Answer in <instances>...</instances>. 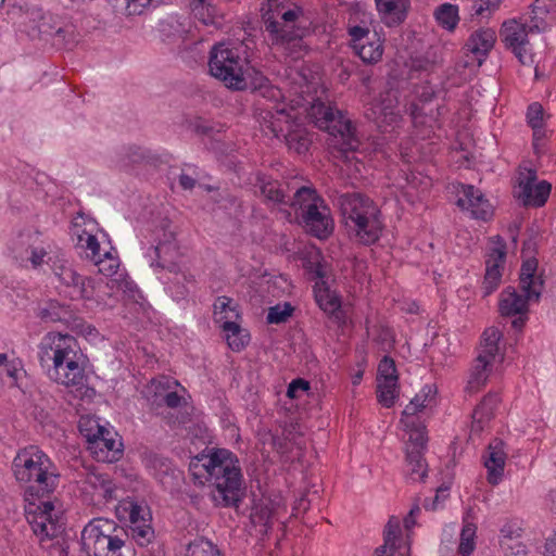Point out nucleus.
<instances>
[{
    "mask_svg": "<svg viewBox=\"0 0 556 556\" xmlns=\"http://www.w3.org/2000/svg\"><path fill=\"white\" fill-rule=\"evenodd\" d=\"M203 466L208 473V480L215 486V504L237 507L241 502L242 489V473L237 457L227 450H216Z\"/></svg>",
    "mask_w": 556,
    "mask_h": 556,
    "instance_id": "nucleus-8",
    "label": "nucleus"
},
{
    "mask_svg": "<svg viewBox=\"0 0 556 556\" xmlns=\"http://www.w3.org/2000/svg\"><path fill=\"white\" fill-rule=\"evenodd\" d=\"M548 14V9L545 4L544 0H535L531 7L530 11L518 20L525 22V18H528V28L533 34L543 33L547 29L548 24L546 22V17Z\"/></svg>",
    "mask_w": 556,
    "mask_h": 556,
    "instance_id": "nucleus-37",
    "label": "nucleus"
},
{
    "mask_svg": "<svg viewBox=\"0 0 556 556\" xmlns=\"http://www.w3.org/2000/svg\"><path fill=\"white\" fill-rule=\"evenodd\" d=\"M143 462L150 475H152L163 488L167 489L173 486L174 481L178 478L177 470L167 457L150 452L146 454Z\"/></svg>",
    "mask_w": 556,
    "mask_h": 556,
    "instance_id": "nucleus-27",
    "label": "nucleus"
},
{
    "mask_svg": "<svg viewBox=\"0 0 556 556\" xmlns=\"http://www.w3.org/2000/svg\"><path fill=\"white\" fill-rule=\"evenodd\" d=\"M527 122L532 130L546 128L544 109L540 103L533 102L528 106Z\"/></svg>",
    "mask_w": 556,
    "mask_h": 556,
    "instance_id": "nucleus-56",
    "label": "nucleus"
},
{
    "mask_svg": "<svg viewBox=\"0 0 556 556\" xmlns=\"http://www.w3.org/2000/svg\"><path fill=\"white\" fill-rule=\"evenodd\" d=\"M377 400L378 402L390 408L394 405L396 397L399 396V384L397 381H377Z\"/></svg>",
    "mask_w": 556,
    "mask_h": 556,
    "instance_id": "nucleus-49",
    "label": "nucleus"
},
{
    "mask_svg": "<svg viewBox=\"0 0 556 556\" xmlns=\"http://www.w3.org/2000/svg\"><path fill=\"white\" fill-rule=\"evenodd\" d=\"M402 530L399 518L391 517L383 531L384 543L375 549L374 556H393L399 547Z\"/></svg>",
    "mask_w": 556,
    "mask_h": 556,
    "instance_id": "nucleus-36",
    "label": "nucleus"
},
{
    "mask_svg": "<svg viewBox=\"0 0 556 556\" xmlns=\"http://www.w3.org/2000/svg\"><path fill=\"white\" fill-rule=\"evenodd\" d=\"M380 21L388 27H397L407 18L410 0H375Z\"/></svg>",
    "mask_w": 556,
    "mask_h": 556,
    "instance_id": "nucleus-26",
    "label": "nucleus"
},
{
    "mask_svg": "<svg viewBox=\"0 0 556 556\" xmlns=\"http://www.w3.org/2000/svg\"><path fill=\"white\" fill-rule=\"evenodd\" d=\"M315 300L326 314L334 315L339 318L341 302L339 298L329 289H320L315 292Z\"/></svg>",
    "mask_w": 556,
    "mask_h": 556,
    "instance_id": "nucleus-45",
    "label": "nucleus"
},
{
    "mask_svg": "<svg viewBox=\"0 0 556 556\" xmlns=\"http://www.w3.org/2000/svg\"><path fill=\"white\" fill-rule=\"evenodd\" d=\"M523 529L518 520H509L501 528V547L507 549L506 545L522 535Z\"/></svg>",
    "mask_w": 556,
    "mask_h": 556,
    "instance_id": "nucleus-54",
    "label": "nucleus"
},
{
    "mask_svg": "<svg viewBox=\"0 0 556 556\" xmlns=\"http://www.w3.org/2000/svg\"><path fill=\"white\" fill-rule=\"evenodd\" d=\"M406 113L409 114L412 122L417 125L418 123H422L421 118L424 116L422 108L415 101H412L406 106Z\"/></svg>",
    "mask_w": 556,
    "mask_h": 556,
    "instance_id": "nucleus-64",
    "label": "nucleus"
},
{
    "mask_svg": "<svg viewBox=\"0 0 556 556\" xmlns=\"http://www.w3.org/2000/svg\"><path fill=\"white\" fill-rule=\"evenodd\" d=\"M37 316L43 323H61L70 329L78 315L71 305L50 301L38 308Z\"/></svg>",
    "mask_w": 556,
    "mask_h": 556,
    "instance_id": "nucleus-30",
    "label": "nucleus"
},
{
    "mask_svg": "<svg viewBox=\"0 0 556 556\" xmlns=\"http://www.w3.org/2000/svg\"><path fill=\"white\" fill-rule=\"evenodd\" d=\"M380 114L388 124H396L401 119L396 97L391 92H387L386 96L382 97Z\"/></svg>",
    "mask_w": 556,
    "mask_h": 556,
    "instance_id": "nucleus-52",
    "label": "nucleus"
},
{
    "mask_svg": "<svg viewBox=\"0 0 556 556\" xmlns=\"http://www.w3.org/2000/svg\"><path fill=\"white\" fill-rule=\"evenodd\" d=\"M155 237L157 244L153 249L155 260L152 262V266L155 265L159 268L177 273L179 270V250L176 242L175 226L169 220H162L156 229Z\"/></svg>",
    "mask_w": 556,
    "mask_h": 556,
    "instance_id": "nucleus-13",
    "label": "nucleus"
},
{
    "mask_svg": "<svg viewBox=\"0 0 556 556\" xmlns=\"http://www.w3.org/2000/svg\"><path fill=\"white\" fill-rule=\"evenodd\" d=\"M397 370L393 358L384 356L378 365L377 381H397Z\"/></svg>",
    "mask_w": 556,
    "mask_h": 556,
    "instance_id": "nucleus-55",
    "label": "nucleus"
},
{
    "mask_svg": "<svg viewBox=\"0 0 556 556\" xmlns=\"http://www.w3.org/2000/svg\"><path fill=\"white\" fill-rule=\"evenodd\" d=\"M262 116V127L264 130H268L274 137L283 135L285 131H289L290 128V116L285 109H277L275 112L271 110H265Z\"/></svg>",
    "mask_w": 556,
    "mask_h": 556,
    "instance_id": "nucleus-39",
    "label": "nucleus"
},
{
    "mask_svg": "<svg viewBox=\"0 0 556 556\" xmlns=\"http://www.w3.org/2000/svg\"><path fill=\"white\" fill-rule=\"evenodd\" d=\"M192 14L204 25H215L216 9L207 0H192L190 2Z\"/></svg>",
    "mask_w": 556,
    "mask_h": 556,
    "instance_id": "nucleus-48",
    "label": "nucleus"
},
{
    "mask_svg": "<svg viewBox=\"0 0 556 556\" xmlns=\"http://www.w3.org/2000/svg\"><path fill=\"white\" fill-rule=\"evenodd\" d=\"M309 390V382L298 378L291 381L287 390V396L290 399L300 397L301 393H304Z\"/></svg>",
    "mask_w": 556,
    "mask_h": 556,
    "instance_id": "nucleus-63",
    "label": "nucleus"
},
{
    "mask_svg": "<svg viewBox=\"0 0 556 556\" xmlns=\"http://www.w3.org/2000/svg\"><path fill=\"white\" fill-rule=\"evenodd\" d=\"M552 190L546 180H538L535 169H526L519 173L517 198L525 206H543Z\"/></svg>",
    "mask_w": 556,
    "mask_h": 556,
    "instance_id": "nucleus-18",
    "label": "nucleus"
},
{
    "mask_svg": "<svg viewBox=\"0 0 556 556\" xmlns=\"http://www.w3.org/2000/svg\"><path fill=\"white\" fill-rule=\"evenodd\" d=\"M71 330L84 336L85 338H96L98 336V330L91 324L86 323L81 317L77 316L75 323L73 324Z\"/></svg>",
    "mask_w": 556,
    "mask_h": 556,
    "instance_id": "nucleus-60",
    "label": "nucleus"
},
{
    "mask_svg": "<svg viewBox=\"0 0 556 556\" xmlns=\"http://www.w3.org/2000/svg\"><path fill=\"white\" fill-rule=\"evenodd\" d=\"M339 206L345 226L361 243L370 245L379 240L382 222L371 199L358 192H348L339 197Z\"/></svg>",
    "mask_w": 556,
    "mask_h": 556,
    "instance_id": "nucleus-7",
    "label": "nucleus"
},
{
    "mask_svg": "<svg viewBox=\"0 0 556 556\" xmlns=\"http://www.w3.org/2000/svg\"><path fill=\"white\" fill-rule=\"evenodd\" d=\"M496 41V34L492 28H479L468 37L465 49L472 53L479 65L486 59Z\"/></svg>",
    "mask_w": 556,
    "mask_h": 556,
    "instance_id": "nucleus-29",
    "label": "nucleus"
},
{
    "mask_svg": "<svg viewBox=\"0 0 556 556\" xmlns=\"http://www.w3.org/2000/svg\"><path fill=\"white\" fill-rule=\"evenodd\" d=\"M250 53L243 42H220L210 51L208 68L213 77L232 90H243L249 78Z\"/></svg>",
    "mask_w": 556,
    "mask_h": 556,
    "instance_id": "nucleus-9",
    "label": "nucleus"
},
{
    "mask_svg": "<svg viewBox=\"0 0 556 556\" xmlns=\"http://www.w3.org/2000/svg\"><path fill=\"white\" fill-rule=\"evenodd\" d=\"M162 40L167 43H175L184 40L186 27L184 23L175 17H169L160 23L159 28Z\"/></svg>",
    "mask_w": 556,
    "mask_h": 556,
    "instance_id": "nucleus-43",
    "label": "nucleus"
},
{
    "mask_svg": "<svg viewBox=\"0 0 556 556\" xmlns=\"http://www.w3.org/2000/svg\"><path fill=\"white\" fill-rule=\"evenodd\" d=\"M51 497L52 495L24 501L26 519L42 546L45 542L58 539L64 532L62 513L55 508Z\"/></svg>",
    "mask_w": 556,
    "mask_h": 556,
    "instance_id": "nucleus-11",
    "label": "nucleus"
},
{
    "mask_svg": "<svg viewBox=\"0 0 556 556\" xmlns=\"http://www.w3.org/2000/svg\"><path fill=\"white\" fill-rule=\"evenodd\" d=\"M348 34L350 46L365 64H376L381 60L384 48L377 31H370L365 26L350 24Z\"/></svg>",
    "mask_w": 556,
    "mask_h": 556,
    "instance_id": "nucleus-15",
    "label": "nucleus"
},
{
    "mask_svg": "<svg viewBox=\"0 0 556 556\" xmlns=\"http://www.w3.org/2000/svg\"><path fill=\"white\" fill-rule=\"evenodd\" d=\"M262 11L270 47L290 60L303 58L307 52L304 37L311 26L303 9L290 0H267Z\"/></svg>",
    "mask_w": 556,
    "mask_h": 556,
    "instance_id": "nucleus-1",
    "label": "nucleus"
},
{
    "mask_svg": "<svg viewBox=\"0 0 556 556\" xmlns=\"http://www.w3.org/2000/svg\"><path fill=\"white\" fill-rule=\"evenodd\" d=\"M483 465L486 468V480L490 484L496 485L502 480L506 453L504 451V443L498 439H494L488 446L483 456Z\"/></svg>",
    "mask_w": 556,
    "mask_h": 556,
    "instance_id": "nucleus-25",
    "label": "nucleus"
},
{
    "mask_svg": "<svg viewBox=\"0 0 556 556\" xmlns=\"http://www.w3.org/2000/svg\"><path fill=\"white\" fill-rule=\"evenodd\" d=\"M476 533L477 526L469 520V517L464 518L463 529L460 531L459 544L457 547L458 556H471L476 549Z\"/></svg>",
    "mask_w": 556,
    "mask_h": 556,
    "instance_id": "nucleus-41",
    "label": "nucleus"
},
{
    "mask_svg": "<svg viewBox=\"0 0 556 556\" xmlns=\"http://www.w3.org/2000/svg\"><path fill=\"white\" fill-rule=\"evenodd\" d=\"M500 401V395L493 392H490L482 399L472 413V431L478 432L483 430L485 422L493 417Z\"/></svg>",
    "mask_w": 556,
    "mask_h": 556,
    "instance_id": "nucleus-33",
    "label": "nucleus"
},
{
    "mask_svg": "<svg viewBox=\"0 0 556 556\" xmlns=\"http://www.w3.org/2000/svg\"><path fill=\"white\" fill-rule=\"evenodd\" d=\"M308 117L316 127L330 136L328 146L339 157H348L359 146L356 127L345 112L331 103L315 100L308 109Z\"/></svg>",
    "mask_w": 556,
    "mask_h": 556,
    "instance_id": "nucleus-5",
    "label": "nucleus"
},
{
    "mask_svg": "<svg viewBox=\"0 0 556 556\" xmlns=\"http://www.w3.org/2000/svg\"><path fill=\"white\" fill-rule=\"evenodd\" d=\"M407 432V447L406 450H417L424 452L427 445L426 427L418 418L401 419Z\"/></svg>",
    "mask_w": 556,
    "mask_h": 556,
    "instance_id": "nucleus-38",
    "label": "nucleus"
},
{
    "mask_svg": "<svg viewBox=\"0 0 556 556\" xmlns=\"http://www.w3.org/2000/svg\"><path fill=\"white\" fill-rule=\"evenodd\" d=\"M81 548L87 556H136L127 531L114 520L100 517L84 527Z\"/></svg>",
    "mask_w": 556,
    "mask_h": 556,
    "instance_id": "nucleus-6",
    "label": "nucleus"
},
{
    "mask_svg": "<svg viewBox=\"0 0 556 556\" xmlns=\"http://www.w3.org/2000/svg\"><path fill=\"white\" fill-rule=\"evenodd\" d=\"M13 257L21 263L22 266H31L39 268L42 264H47L49 256H53L59 250L54 251L53 244L50 242L35 243L30 242V236L20 235L10 247Z\"/></svg>",
    "mask_w": 556,
    "mask_h": 556,
    "instance_id": "nucleus-17",
    "label": "nucleus"
},
{
    "mask_svg": "<svg viewBox=\"0 0 556 556\" xmlns=\"http://www.w3.org/2000/svg\"><path fill=\"white\" fill-rule=\"evenodd\" d=\"M81 491L87 501L102 506L117 500V488L111 477L99 471H89L81 481Z\"/></svg>",
    "mask_w": 556,
    "mask_h": 556,
    "instance_id": "nucleus-20",
    "label": "nucleus"
},
{
    "mask_svg": "<svg viewBox=\"0 0 556 556\" xmlns=\"http://www.w3.org/2000/svg\"><path fill=\"white\" fill-rule=\"evenodd\" d=\"M47 264L50 266L53 275L58 278L62 292L72 300H79L87 289L86 282L89 277L78 274L68 263L63 252H58L53 256H49Z\"/></svg>",
    "mask_w": 556,
    "mask_h": 556,
    "instance_id": "nucleus-14",
    "label": "nucleus"
},
{
    "mask_svg": "<svg viewBox=\"0 0 556 556\" xmlns=\"http://www.w3.org/2000/svg\"><path fill=\"white\" fill-rule=\"evenodd\" d=\"M501 338L502 332L497 328H486L482 333L477 356L492 363H495L497 358L502 361L503 355L498 345Z\"/></svg>",
    "mask_w": 556,
    "mask_h": 556,
    "instance_id": "nucleus-34",
    "label": "nucleus"
},
{
    "mask_svg": "<svg viewBox=\"0 0 556 556\" xmlns=\"http://www.w3.org/2000/svg\"><path fill=\"white\" fill-rule=\"evenodd\" d=\"M253 186L254 193L263 195L267 201L274 204H289L291 206L292 197L285 192L278 180H274L264 174H257Z\"/></svg>",
    "mask_w": 556,
    "mask_h": 556,
    "instance_id": "nucleus-31",
    "label": "nucleus"
},
{
    "mask_svg": "<svg viewBox=\"0 0 556 556\" xmlns=\"http://www.w3.org/2000/svg\"><path fill=\"white\" fill-rule=\"evenodd\" d=\"M26 16L41 35H55L59 38H62L64 43L73 41V27L67 25L63 26L61 18L58 15L43 11L41 8L34 7L26 11Z\"/></svg>",
    "mask_w": 556,
    "mask_h": 556,
    "instance_id": "nucleus-22",
    "label": "nucleus"
},
{
    "mask_svg": "<svg viewBox=\"0 0 556 556\" xmlns=\"http://www.w3.org/2000/svg\"><path fill=\"white\" fill-rule=\"evenodd\" d=\"M132 538L140 546H146L153 538V529L148 522L131 526Z\"/></svg>",
    "mask_w": 556,
    "mask_h": 556,
    "instance_id": "nucleus-57",
    "label": "nucleus"
},
{
    "mask_svg": "<svg viewBox=\"0 0 556 556\" xmlns=\"http://www.w3.org/2000/svg\"><path fill=\"white\" fill-rule=\"evenodd\" d=\"M79 430L86 438L88 450L98 462L113 463L122 454V442L116 439L117 434L99 425L97 420L81 419Z\"/></svg>",
    "mask_w": 556,
    "mask_h": 556,
    "instance_id": "nucleus-12",
    "label": "nucleus"
},
{
    "mask_svg": "<svg viewBox=\"0 0 556 556\" xmlns=\"http://www.w3.org/2000/svg\"><path fill=\"white\" fill-rule=\"evenodd\" d=\"M433 399L434 392L432 391V388L426 386L418 394L415 395L409 404L406 405L403 410L402 419L417 418L416 414L428 407L433 402Z\"/></svg>",
    "mask_w": 556,
    "mask_h": 556,
    "instance_id": "nucleus-42",
    "label": "nucleus"
},
{
    "mask_svg": "<svg viewBox=\"0 0 556 556\" xmlns=\"http://www.w3.org/2000/svg\"><path fill=\"white\" fill-rule=\"evenodd\" d=\"M457 206L468 211L473 218L488 220L492 216V205L483 193L472 185H460Z\"/></svg>",
    "mask_w": 556,
    "mask_h": 556,
    "instance_id": "nucleus-23",
    "label": "nucleus"
},
{
    "mask_svg": "<svg viewBox=\"0 0 556 556\" xmlns=\"http://www.w3.org/2000/svg\"><path fill=\"white\" fill-rule=\"evenodd\" d=\"M231 299L219 296L214 304V318L227 333L228 345L235 351H240L244 348L245 341L240 336L242 330L236 321L239 318V313L235 306H231Z\"/></svg>",
    "mask_w": 556,
    "mask_h": 556,
    "instance_id": "nucleus-19",
    "label": "nucleus"
},
{
    "mask_svg": "<svg viewBox=\"0 0 556 556\" xmlns=\"http://www.w3.org/2000/svg\"><path fill=\"white\" fill-rule=\"evenodd\" d=\"M493 364L494 363L485 361L479 356L475 358L469 370V376L465 388L466 393H477L485 386L490 372L492 371Z\"/></svg>",
    "mask_w": 556,
    "mask_h": 556,
    "instance_id": "nucleus-32",
    "label": "nucleus"
},
{
    "mask_svg": "<svg viewBox=\"0 0 556 556\" xmlns=\"http://www.w3.org/2000/svg\"><path fill=\"white\" fill-rule=\"evenodd\" d=\"M434 17L441 27L453 31L459 22L458 7L451 3H443L435 9Z\"/></svg>",
    "mask_w": 556,
    "mask_h": 556,
    "instance_id": "nucleus-44",
    "label": "nucleus"
},
{
    "mask_svg": "<svg viewBox=\"0 0 556 556\" xmlns=\"http://www.w3.org/2000/svg\"><path fill=\"white\" fill-rule=\"evenodd\" d=\"M294 307L289 303L277 304L268 309L267 323L279 325L286 323L292 316Z\"/></svg>",
    "mask_w": 556,
    "mask_h": 556,
    "instance_id": "nucleus-53",
    "label": "nucleus"
},
{
    "mask_svg": "<svg viewBox=\"0 0 556 556\" xmlns=\"http://www.w3.org/2000/svg\"><path fill=\"white\" fill-rule=\"evenodd\" d=\"M506 262V243L500 237L493 240L488 248L485 260V275L482 283L483 296L493 293L501 285Z\"/></svg>",
    "mask_w": 556,
    "mask_h": 556,
    "instance_id": "nucleus-21",
    "label": "nucleus"
},
{
    "mask_svg": "<svg viewBox=\"0 0 556 556\" xmlns=\"http://www.w3.org/2000/svg\"><path fill=\"white\" fill-rule=\"evenodd\" d=\"M501 0H479L472 5L473 14L477 16H484L485 12H493L498 9Z\"/></svg>",
    "mask_w": 556,
    "mask_h": 556,
    "instance_id": "nucleus-61",
    "label": "nucleus"
},
{
    "mask_svg": "<svg viewBox=\"0 0 556 556\" xmlns=\"http://www.w3.org/2000/svg\"><path fill=\"white\" fill-rule=\"evenodd\" d=\"M532 147L535 155L541 157L547 152V130L534 129L532 130Z\"/></svg>",
    "mask_w": 556,
    "mask_h": 556,
    "instance_id": "nucleus-58",
    "label": "nucleus"
},
{
    "mask_svg": "<svg viewBox=\"0 0 556 556\" xmlns=\"http://www.w3.org/2000/svg\"><path fill=\"white\" fill-rule=\"evenodd\" d=\"M543 274L538 273V261L527 260L522 263L519 276L518 292L514 287H507L500 295L498 309L502 316L516 317L511 327L521 330L528 320L529 304L539 303L544 290Z\"/></svg>",
    "mask_w": 556,
    "mask_h": 556,
    "instance_id": "nucleus-4",
    "label": "nucleus"
},
{
    "mask_svg": "<svg viewBox=\"0 0 556 556\" xmlns=\"http://www.w3.org/2000/svg\"><path fill=\"white\" fill-rule=\"evenodd\" d=\"M248 72L249 78L247 79V86L243 90L250 89L252 92L270 100H276L280 97V90L275 88L269 79L251 66L250 63Z\"/></svg>",
    "mask_w": 556,
    "mask_h": 556,
    "instance_id": "nucleus-35",
    "label": "nucleus"
},
{
    "mask_svg": "<svg viewBox=\"0 0 556 556\" xmlns=\"http://www.w3.org/2000/svg\"><path fill=\"white\" fill-rule=\"evenodd\" d=\"M155 159L148 150L129 146L116 153V167L125 172H137L144 165L154 164Z\"/></svg>",
    "mask_w": 556,
    "mask_h": 556,
    "instance_id": "nucleus-28",
    "label": "nucleus"
},
{
    "mask_svg": "<svg viewBox=\"0 0 556 556\" xmlns=\"http://www.w3.org/2000/svg\"><path fill=\"white\" fill-rule=\"evenodd\" d=\"M122 508L128 514V519L131 526L148 522L150 520V509L143 503L126 501L123 503Z\"/></svg>",
    "mask_w": 556,
    "mask_h": 556,
    "instance_id": "nucleus-47",
    "label": "nucleus"
},
{
    "mask_svg": "<svg viewBox=\"0 0 556 556\" xmlns=\"http://www.w3.org/2000/svg\"><path fill=\"white\" fill-rule=\"evenodd\" d=\"M117 279L91 278L86 282V295H81L79 300L90 302L101 307L114 306L116 299Z\"/></svg>",
    "mask_w": 556,
    "mask_h": 556,
    "instance_id": "nucleus-24",
    "label": "nucleus"
},
{
    "mask_svg": "<svg viewBox=\"0 0 556 556\" xmlns=\"http://www.w3.org/2000/svg\"><path fill=\"white\" fill-rule=\"evenodd\" d=\"M93 263L98 267L99 273L106 278L115 275L119 267V260L113 248L109 251H104L98 260L93 261Z\"/></svg>",
    "mask_w": 556,
    "mask_h": 556,
    "instance_id": "nucleus-50",
    "label": "nucleus"
},
{
    "mask_svg": "<svg viewBox=\"0 0 556 556\" xmlns=\"http://www.w3.org/2000/svg\"><path fill=\"white\" fill-rule=\"evenodd\" d=\"M77 247L81 249L86 253V257L92 262L102 255L97 237L86 230L78 235Z\"/></svg>",
    "mask_w": 556,
    "mask_h": 556,
    "instance_id": "nucleus-51",
    "label": "nucleus"
},
{
    "mask_svg": "<svg viewBox=\"0 0 556 556\" xmlns=\"http://www.w3.org/2000/svg\"><path fill=\"white\" fill-rule=\"evenodd\" d=\"M127 16L140 15L146 9L152 8L150 0H124Z\"/></svg>",
    "mask_w": 556,
    "mask_h": 556,
    "instance_id": "nucleus-59",
    "label": "nucleus"
},
{
    "mask_svg": "<svg viewBox=\"0 0 556 556\" xmlns=\"http://www.w3.org/2000/svg\"><path fill=\"white\" fill-rule=\"evenodd\" d=\"M186 556H224L220 549L204 538H197L190 542L186 549Z\"/></svg>",
    "mask_w": 556,
    "mask_h": 556,
    "instance_id": "nucleus-46",
    "label": "nucleus"
},
{
    "mask_svg": "<svg viewBox=\"0 0 556 556\" xmlns=\"http://www.w3.org/2000/svg\"><path fill=\"white\" fill-rule=\"evenodd\" d=\"M527 26L528 18H525V22L513 18L504 22L500 31L501 39L505 47L510 50L523 65H529L533 62L528 48L530 46L528 35L532 33Z\"/></svg>",
    "mask_w": 556,
    "mask_h": 556,
    "instance_id": "nucleus-16",
    "label": "nucleus"
},
{
    "mask_svg": "<svg viewBox=\"0 0 556 556\" xmlns=\"http://www.w3.org/2000/svg\"><path fill=\"white\" fill-rule=\"evenodd\" d=\"M428 465L424 458V452L417 450H406V477L416 482L421 481L427 476Z\"/></svg>",
    "mask_w": 556,
    "mask_h": 556,
    "instance_id": "nucleus-40",
    "label": "nucleus"
},
{
    "mask_svg": "<svg viewBox=\"0 0 556 556\" xmlns=\"http://www.w3.org/2000/svg\"><path fill=\"white\" fill-rule=\"evenodd\" d=\"M83 356L77 340L70 334L49 332L38 345V359L49 379L66 387L84 384Z\"/></svg>",
    "mask_w": 556,
    "mask_h": 556,
    "instance_id": "nucleus-2",
    "label": "nucleus"
},
{
    "mask_svg": "<svg viewBox=\"0 0 556 556\" xmlns=\"http://www.w3.org/2000/svg\"><path fill=\"white\" fill-rule=\"evenodd\" d=\"M291 207L300 211L301 224L309 235L327 239L332 233L334 224L330 208L314 188H299L292 197Z\"/></svg>",
    "mask_w": 556,
    "mask_h": 556,
    "instance_id": "nucleus-10",
    "label": "nucleus"
},
{
    "mask_svg": "<svg viewBox=\"0 0 556 556\" xmlns=\"http://www.w3.org/2000/svg\"><path fill=\"white\" fill-rule=\"evenodd\" d=\"M288 142L290 148H293L299 154L305 153L308 151L311 141L305 136H301L296 132L289 134Z\"/></svg>",
    "mask_w": 556,
    "mask_h": 556,
    "instance_id": "nucleus-62",
    "label": "nucleus"
},
{
    "mask_svg": "<svg viewBox=\"0 0 556 556\" xmlns=\"http://www.w3.org/2000/svg\"><path fill=\"white\" fill-rule=\"evenodd\" d=\"M16 481L23 488L24 501L52 495L59 485L60 473L53 460L37 446L18 451L12 463Z\"/></svg>",
    "mask_w": 556,
    "mask_h": 556,
    "instance_id": "nucleus-3",
    "label": "nucleus"
}]
</instances>
